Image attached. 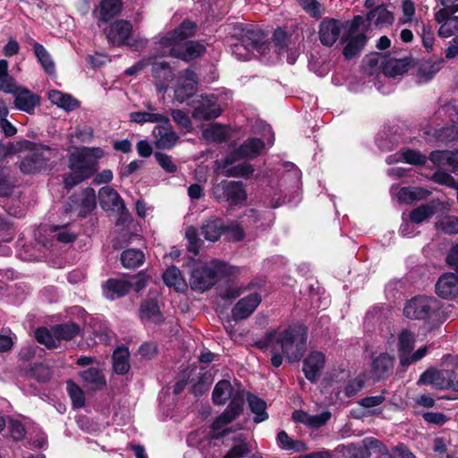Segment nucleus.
<instances>
[{"mask_svg":"<svg viewBox=\"0 0 458 458\" xmlns=\"http://www.w3.org/2000/svg\"><path fill=\"white\" fill-rule=\"evenodd\" d=\"M307 342V330L301 325H292L267 333L256 345L271 355L275 368L282 365L284 358L289 362H297L302 357Z\"/></svg>","mask_w":458,"mask_h":458,"instance_id":"1","label":"nucleus"},{"mask_svg":"<svg viewBox=\"0 0 458 458\" xmlns=\"http://www.w3.org/2000/svg\"><path fill=\"white\" fill-rule=\"evenodd\" d=\"M195 24L183 21L174 31L167 33L157 43V49L161 55H171L189 62L203 55L206 48L198 41L184 42L195 31Z\"/></svg>","mask_w":458,"mask_h":458,"instance_id":"2","label":"nucleus"},{"mask_svg":"<svg viewBox=\"0 0 458 458\" xmlns=\"http://www.w3.org/2000/svg\"><path fill=\"white\" fill-rule=\"evenodd\" d=\"M103 157V149L95 147H83L72 152L68 160L72 173L64 177L65 187L71 189L91 177L97 171L98 161Z\"/></svg>","mask_w":458,"mask_h":458,"instance_id":"3","label":"nucleus"},{"mask_svg":"<svg viewBox=\"0 0 458 458\" xmlns=\"http://www.w3.org/2000/svg\"><path fill=\"white\" fill-rule=\"evenodd\" d=\"M240 274L238 267L214 259L192 270L190 284L193 290L204 292L211 288L219 279H233Z\"/></svg>","mask_w":458,"mask_h":458,"instance_id":"4","label":"nucleus"},{"mask_svg":"<svg viewBox=\"0 0 458 458\" xmlns=\"http://www.w3.org/2000/svg\"><path fill=\"white\" fill-rule=\"evenodd\" d=\"M268 48L265 34L258 29H244L238 41L232 45V54L240 61L261 56Z\"/></svg>","mask_w":458,"mask_h":458,"instance_id":"5","label":"nucleus"},{"mask_svg":"<svg viewBox=\"0 0 458 458\" xmlns=\"http://www.w3.org/2000/svg\"><path fill=\"white\" fill-rule=\"evenodd\" d=\"M23 146L31 151V154L26 157L20 165L21 171L27 174H33L46 169L48 161L57 155L56 149L31 141H25Z\"/></svg>","mask_w":458,"mask_h":458,"instance_id":"6","label":"nucleus"},{"mask_svg":"<svg viewBox=\"0 0 458 458\" xmlns=\"http://www.w3.org/2000/svg\"><path fill=\"white\" fill-rule=\"evenodd\" d=\"M418 384L430 386L437 390L458 392V377L453 369H428L420 375Z\"/></svg>","mask_w":458,"mask_h":458,"instance_id":"7","label":"nucleus"},{"mask_svg":"<svg viewBox=\"0 0 458 458\" xmlns=\"http://www.w3.org/2000/svg\"><path fill=\"white\" fill-rule=\"evenodd\" d=\"M403 314L410 319L435 320L438 317V301L435 298L415 297L405 304Z\"/></svg>","mask_w":458,"mask_h":458,"instance_id":"8","label":"nucleus"},{"mask_svg":"<svg viewBox=\"0 0 458 458\" xmlns=\"http://www.w3.org/2000/svg\"><path fill=\"white\" fill-rule=\"evenodd\" d=\"M212 194L216 200L227 202L231 207L241 205L247 199L242 182L234 181L223 180L215 184Z\"/></svg>","mask_w":458,"mask_h":458,"instance_id":"9","label":"nucleus"},{"mask_svg":"<svg viewBox=\"0 0 458 458\" xmlns=\"http://www.w3.org/2000/svg\"><path fill=\"white\" fill-rule=\"evenodd\" d=\"M373 454L390 457L386 445L374 437H366L360 443L344 447V454L349 458H369Z\"/></svg>","mask_w":458,"mask_h":458,"instance_id":"10","label":"nucleus"},{"mask_svg":"<svg viewBox=\"0 0 458 458\" xmlns=\"http://www.w3.org/2000/svg\"><path fill=\"white\" fill-rule=\"evenodd\" d=\"M244 397V390L238 385L233 386L232 383L226 379L218 381L212 393L213 402L217 405H224L229 400H231L229 405H232L234 402L238 401L239 411L242 410Z\"/></svg>","mask_w":458,"mask_h":458,"instance_id":"11","label":"nucleus"},{"mask_svg":"<svg viewBox=\"0 0 458 458\" xmlns=\"http://www.w3.org/2000/svg\"><path fill=\"white\" fill-rule=\"evenodd\" d=\"M222 114V108L215 95H202L199 99L194 101L192 117L198 121H208L218 117Z\"/></svg>","mask_w":458,"mask_h":458,"instance_id":"12","label":"nucleus"},{"mask_svg":"<svg viewBox=\"0 0 458 458\" xmlns=\"http://www.w3.org/2000/svg\"><path fill=\"white\" fill-rule=\"evenodd\" d=\"M360 21H361L360 16L355 17L353 23L348 30V32L345 33L342 38L343 42L345 44L343 54L347 59H351L357 55L367 42L365 34L357 30V23Z\"/></svg>","mask_w":458,"mask_h":458,"instance_id":"13","label":"nucleus"},{"mask_svg":"<svg viewBox=\"0 0 458 458\" xmlns=\"http://www.w3.org/2000/svg\"><path fill=\"white\" fill-rule=\"evenodd\" d=\"M197 84L196 73L191 70H185L179 76L178 83L174 89V99L179 103L186 101L195 94Z\"/></svg>","mask_w":458,"mask_h":458,"instance_id":"14","label":"nucleus"},{"mask_svg":"<svg viewBox=\"0 0 458 458\" xmlns=\"http://www.w3.org/2000/svg\"><path fill=\"white\" fill-rule=\"evenodd\" d=\"M98 199L104 210H109L125 215V206L118 192L109 186L102 187L98 191Z\"/></svg>","mask_w":458,"mask_h":458,"instance_id":"15","label":"nucleus"},{"mask_svg":"<svg viewBox=\"0 0 458 458\" xmlns=\"http://www.w3.org/2000/svg\"><path fill=\"white\" fill-rule=\"evenodd\" d=\"M264 148V142L259 139H250L239 147L233 154L225 160V165L233 164L240 158H254L260 154Z\"/></svg>","mask_w":458,"mask_h":458,"instance_id":"16","label":"nucleus"},{"mask_svg":"<svg viewBox=\"0 0 458 458\" xmlns=\"http://www.w3.org/2000/svg\"><path fill=\"white\" fill-rule=\"evenodd\" d=\"M342 22L332 18L324 19L319 25L318 37L322 45L332 47L339 38Z\"/></svg>","mask_w":458,"mask_h":458,"instance_id":"17","label":"nucleus"},{"mask_svg":"<svg viewBox=\"0 0 458 458\" xmlns=\"http://www.w3.org/2000/svg\"><path fill=\"white\" fill-rule=\"evenodd\" d=\"M161 123L162 124L156 126L153 130L155 145L158 148L168 149L175 145L178 140V136L173 131L172 126L166 117L165 120Z\"/></svg>","mask_w":458,"mask_h":458,"instance_id":"18","label":"nucleus"},{"mask_svg":"<svg viewBox=\"0 0 458 458\" xmlns=\"http://www.w3.org/2000/svg\"><path fill=\"white\" fill-rule=\"evenodd\" d=\"M71 210H75L81 216L89 214L96 207V193L91 188H87L81 194L72 198Z\"/></svg>","mask_w":458,"mask_h":458,"instance_id":"19","label":"nucleus"},{"mask_svg":"<svg viewBox=\"0 0 458 458\" xmlns=\"http://www.w3.org/2000/svg\"><path fill=\"white\" fill-rule=\"evenodd\" d=\"M261 301V296L257 293H250L241 299L233 308L232 316L234 320H242L250 317L258 308Z\"/></svg>","mask_w":458,"mask_h":458,"instance_id":"20","label":"nucleus"},{"mask_svg":"<svg viewBox=\"0 0 458 458\" xmlns=\"http://www.w3.org/2000/svg\"><path fill=\"white\" fill-rule=\"evenodd\" d=\"M326 362L325 355L320 352H310L303 361L302 370L307 379L317 381Z\"/></svg>","mask_w":458,"mask_h":458,"instance_id":"21","label":"nucleus"},{"mask_svg":"<svg viewBox=\"0 0 458 458\" xmlns=\"http://www.w3.org/2000/svg\"><path fill=\"white\" fill-rule=\"evenodd\" d=\"M234 402L232 405H228L225 411L212 423L211 431L212 437L218 438L226 432V426L232 422L241 411H239V403Z\"/></svg>","mask_w":458,"mask_h":458,"instance_id":"22","label":"nucleus"},{"mask_svg":"<svg viewBox=\"0 0 458 458\" xmlns=\"http://www.w3.org/2000/svg\"><path fill=\"white\" fill-rule=\"evenodd\" d=\"M455 12L440 9L435 15L437 22L440 25L438 34L442 38H449L458 32V16Z\"/></svg>","mask_w":458,"mask_h":458,"instance_id":"23","label":"nucleus"},{"mask_svg":"<svg viewBox=\"0 0 458 458\" xmlns=\"http://www.w3.org/2000/svg\"><path fill=\"white\" fill-rule=\"evenodd\" d=\"M391 193L398 202L403 204H411L415 200L426 199L430 192L420 187H403L393 186Z\"/></svg>","mask_w":458,"mask_h":458,"instance_id":"24","label":"nucleus"},{"mask_svg":"<svg viewBox=\"0 0 458 458\" xmlns=\"http://www.w3.org/2000/svg\"><path fill=\"white\" fill-rule=\"evenodd\" d=\"M436 293L443 299H453L458 295V276L454 273L442 275L436 284Z\"/></svg>","mask_w":458,"mask_h":458,"instance_id":"25","label":"nucleus"},{"mask_svg":"<svg viewBox=\"0 0 458 458\" xmlns=\"http://www.w3.org/2000/svg\"><path fill=\"white\" fill-rule=\"evenodd\" d=\"M131 24L123 20H120L113 23L107 33L108 40L115 46H123L129 44L128 39L131 33Z\"/></svg>","mask_w":458,"mask_h":458,"instance_id":"26","label":"nucleus"},{"mask_svg":"<svg viewBox=\"0 0 458 458\" xmlns=\"http://www.w3.org/2000/svg\"><path fill=\"white\" fill-rule=\"evenodd\" d=\"M13 94L15 106L28 114H32L40 103V98L27 89L18 87Z\"/></svg>","mask_w":458,"mask_h":458,"instance_id":"27","label":"nucleus"},{"mask_svg":"<svg viewBox=\"0 0 458 458\" xmlns=\"http://www.w3.org/2000/svg\"><path fill=\"white\" fill-rule=\"evenodd\" d=\"M458 149L455 151L436 150L429 155V160L437 167L447 168L451 172L458 171Z\"/></svg>","mask_w":458,"mask_h":458,"instance_id":"28","label":"nucleus"},{"mask_svg":"<svg viewBox=\"0 0 458 458\" xmlns=\"http://www.w3.org/2000/svg\"><path fill=\"white\" fill-rule=\"evenodd\" d=\"M329 411H322L317 415H310L308 412L296 410L293 412L292 418L294 421L301 423L310 428H320L325 425L331 418Z\"/></svg>","mask_w":458,"mask_h":458,"instance_id":"29","label":"nucleus"},{"mask_svg":"<svg viewBox=\"0 0 458 458\" xmlns=\"http://www.w3.org/2000/svg\"><path fill=\"white\" fill-rule=\"evenodd\" d=\"M132 284L124 279H109L103 285V293L109 300H115L125 295Z\"/></svg>","mask_w":458,"mask_h":458,"instance_id":"30","label":"nucleus"},{"mask_svg":"<svg viewBox=\"0 0 458 458\" xmlns=\"http://www.w3.org/2000/svg\"><path fill=\"white\" fill-rule=\"evenodd\" d=\"M152 73L153 76L158 80L156 83L157 91H165L167 89V83L174 78L172 68L165 62H154L152 64Z\"/></svg>","mask_w":458,"mask_h":458,"instance_id":"31","label":"nucleus"},{"mask_svg":"<svg viewBox=\"0 0 458 458\" xmlns=\"http://www.w3.org/2000/svg\"><path fill=\"white\" fill-rule=\"evenodd\" d=\"M48 99L58 107L70 112L79 107L80 102L68 93H64L57 89L48 91Z\"/></svg>","mask_w":458,"mask_h":458,"instance_id":"32","label":"nucleus"},{"mask_svg":"<svg viewBox=\"0 0 458 458\" xmlns=\"http://www.w3.org/2000/svg\"><path fill=\"white\" fill-rule=\"evenodd\" d=\"M415 344L414 335L407 330L403 329L401 331L398 336V354L400 363L403 366L404 362L408 361V357L411 353Z\"/></svg>","mask_w":458,"mask_h":458,"instance_id":"33","label":"nucleus"},{"mask_svg":"<svg viewBox=\"0 0 458 458\" xmlns=\"http://www.w3.org/2000/svg\"><path fill=\"white\" fill-rule=\"evenodd\" d=\"M140 318L146 323L158 324L162 321V314L156 301H145L140 308Z\"/></svg>","mask_w":458,"mask_h":458,"instance_id":"34","label":"nucleus"},{"mask_svg":"<svg viewBox=\"0 0 458 458\" xmlns=\"http://www.w3.org/2000/svg\"><path fill=\"white\" fill-rule=\"evenodd\" d=\"M225 232V225L219 218H210L201 226V234L209 242H216L223 233Z\"/></svg>","mask_w":458,"mask_h":458,"instance_id":"35","label":"nucleus"},{"mask_svg":"<svg viewBox=\"0 0 458 458\" xmlns=\"http://www.w3.org/2000/svg\"><path fill=\"white\" fill-rule=\"evenodd\" d=\"M394 366V358L388 354L381 353L376 357L372 363V372L377 379L388 375Z\"/></svg>","mask_w":458,"mask_h":458,"instance_id":"36","label":"nucleus"},{"mask_svg":"<svg viewBox=\"0 0 458 458\" xmlns=\"http://www.w3.org/2000/svg\"><path fill=\"white\" fill-rule=\"evenodd\" d=\"M163 280L168 287H173L177 292H183L187 288L186 281L176 267H168L163 274Z\"/></svg>","mask_w":458,"mask_h":458,"instance_id":"37","label":"nucleus"},{"mask_svg":"<svg viewBox=\"0 0 458 458\" xmlns=\"http://www.w3.org/2000/svg\"><path fill=\"white\" fill-rule=\"evenodd\" d=\"M202 135L207 140L223 142L229 139L230 129L219 123H211L203 130Z\"/></svg>","mask_w":458,"mask_h":458,"instance_id":"38","label":"nucleus"},{"mask_svg":"<svg viewBox=\"0 0 458 458\" xmlns=\"http://www.w3.org/2000/svg\"><path fill=\"white\" fill-rule=\"evenodd\" d=\"M367 20L377 26L390 25L394 16L385 6L379 5L368 13Z\"/></svg>","mask_w":458,"mask_h":458,"instance_id":"39","label":"nucleus"},{"mask_svg":"<svg viewBox=\"0 0 458 458\" xmlns=\"http://www.w3.org/2000/svg\"><path fill=\"white\" fill-rule=\"evenodd\" d=\"M129 351L126 347H118L113 354V368L117 374L123 375L130 369Z\"/></svg>","mask_w":458,"mask_h":458,"instance_id":"40","label":"nucleus"},{"mask_svg":"<svg viewBox=\"0 0 458 458\" xmlns=\"http://www.w3.org/2000/svg\"><path fill=\"white\" fill-rule=\"evenodd\" d=\"M249 406L253 413H255L254 421L259 423L265 421L268 415L266 411L267 403L258 396L249 394L247 396Z\"/></svg>","mask_w":458,"mask_h":458,"instance_id":"41","label":"nucleus"},{"mask_svg":"<svg viewBox=\"0 0 458 458\" xmlns=\"http://www.w3.org/2000/svg\"><path fill=\"white\" fill-rule=\"evenodd\" d=\"M33 48L38 61L40 63L41 66L44 68L46 72L50 75L54 74L55 64L47 50L44 47L43 45L35 41L33 42Z\"/></svg>","mask_w":458,"mask_h":458,"instance_id":"42","label":"nucleus"},{"mask_svg":"<svg viewBox=\"0 0 458 458\" xmlns=\"http://www.w3.org/2000/svg\"><path fill=\"white\" fill-rule=\"evenodd\" d=\"M122 9L120 0H102L99 7L100 18L104 21H108L117 15Z\"/></svg>","mask_w":458,"mask_h":458,"instance_id":"43","label":"nucleus"},{"mask_svg":"<svg viewBox=\"0 0 458 458\" xmlns=\"http://www.w3.org/2000/svg\"><path fill=\"white\" fill-rule=\"evenodd\" d=\"M144 261V254L136 249L124 250L121 255V262L126 268H136Z\"/></svg>","mask_w":458,"mask_h":458,"instance_id":"44","label":"nucleus"},{"mask_svg":"<svg viewBox=\"0 0 458 458\" xmlns=\"http://www.w3.org/2000/svg\"><path fill=\"white\" fill-rule=\"evenodd\" d=\"M81 377L92 389H98L106 384V379L101 370L97 368H89L83 370L81 372Z\"/></svg>","mask_w":458,"mask_h":458,"instance_id":"45","label":"nucleus"},{"mask_svg":"<svg viewBox=\"0 0 458 458\" xmlns=\"http://www.w3.org/2000/svg\"><path fill=\"white\" fill-rule=\"evenodd\" d=\"M427 157L420 152L413 149H404L401 153L399 159H392V157H387L386 162L391 164L395 161L403 160V162L414 165H424L427 161Z\"/></svg>","mask_w":458,"mask_h":458,"instance_id":"46","label":"nucleus"},{"mask_svg":"<svg viewBox=\"0 0 458 458\" xmlns=\"http://www.w3.org/2000/svg\"><path fill=\"white\" fill-rule=\"evenodd\" d=\"M80 332V327L74 323H65L54 327V335L60 343L62 340H71Z\"/></svg>","mask_w":458,"mask_h":458,"instance_id":"47","label":"nucleus"},{"mask_svg":"<svg viewBox=\"0 0 458 458\" xmlns=\"http://www.w3.org/2000/svg\"><path fill=\"white\" fill-rule=\"evenodd\" d=\"M36 338L39 344H44L48 349H55L59 346V342L54 335V327L51 331L46 327L38 328L36 331Z\"/></svg>","mask_w":458,"mask_h":458,"instance_id":"48","label":"nucleus"},{"mask_svg":"<svg viewBox=\"0 0 458 458\" xmlns=\"http://www.w3.org/2000/svg\"><path fill=\"white\" fill-rule=\"evenodd\" d=\"M440 70L438 63H425L418 71L417 79L420 83L429 81Z\"/></svg>","mask_w":458,"mask_h":458,"instance_id":"49","label":"nucleus"},{"mask_svg":"<svg viewBox=\"0 0 458 458\" xmlns=\"http://www.w3.org/2000/svg\"><path fill=\"white\" fill-rule=\"evenodd\" d=\"M130 118L132 122L137 123H160L165 120V115L151 112H133L130 114Z\"/></svg>","mask_w":458,"mask_h":458,"instance_id":"50","label":"nucleus"},{"mask_svg":"<svg viewBox=\"0 0 458 458\" xmlns=\"http://www.w3.org/2000/svg\"><path fill=\"white\" fill-rule=\"evenodd\" d=\"M67 392L72 399L75 408H81L85 404V396L83 391L79 386L72 381L67 382Z\"/></svg>","mask_w":458,"mask_h":458,"instance_id":"51","label":"nucleus"},{"mask_svg":"<svg viewBox=\"0 0 458 458\" xmlns=\"http://www.w3.org/2000/svg\"><path fill=\"white\" fill-rule=\"evenodd\" d=\"M49 233L52 238L56 239L60 242L69 243L75 240V234L70 232L66 226H51Z\"/></svg>","mask_w":458,"mask_h":458,"instance_id":"52","label":"nucleus"},{"mask_svg":"<svg viewBox=\"0 0 458 458\" xmlns=\"http://www.w3.org/2000/svg\"><path fill=\"white\" fill-rule=\"evenodd\" d=\"M407 71V64L403 60H393L388 62L384 67L385 75L395 78L403 74Z\"/></svg>","mask_w":458,"mask_h":458,"instance_id":"53","label":"nucleus"},{"mask_svg":"<svg viewBox=\"0 0 458 458\" xmlns=\"http://www.w3.org/2000/svg\"><path fill=\"white\" fill-rule=\"evenodd\" d=\"M437 228L445 233L456 234L458 233V217L454 216H445L437 222Z\"/></svg>","mask_w":458,"mask_h":458,"instance_id":"54","label":"nucleus"},{"mask_svg":"<svg viewBox=\"0 0 458 458\" xmlns=\"http://www.w3.org/2000/svg\"><path fill=\"white\" fill-rule=\"evenodd\" d=\"M254 173V168L250 164L242 163L229 168L226 171L227 175L233 177L250 178Z\"/></svg>","mask_w":458,"mask_h":458,"instance_id":"55","label":"nucleus"},{"mask_svg":"<svg viewBox=\"0 0 458 458\" xmlns=\"http://www.w3.org/2000/svg\"><path fill=\"white\" fill-rule=\"evenodd\" d=\"M433 215V208L428 205H422L413 209L410 214L412 223L420 224Z\"/></svg>","mask_w":458,"mask_h":458,"instance_id":"56","label":"nucleus"},{"mask_svg":"<svg viewBox=\"0 0 458 458\" xmlns=\"http://www.w3.org/2000/svg\"><path fill=\"white\" fill-rule=\"evenodd\" d=\"M303 10L313 18H320L323 14L321 4L317 0H299Z\"/></svg>","mask_w":458,"mask_h":458,"instance_id":"57","label":"nucleus"},{"mask_svg":"<svg viewBox=\"0 0 458 458\" xmlns=\"http://www.w3.org/2000/svg\"><path fill=\"white\" fill-rule=\"evenodd\" d=\"M185 236L189 242V250L196 255L201 246V241L198 237V230L194 226L186 229Z\"/></svg>","mask_w":458,"mask_h":458,"instance_id":"58","label":"nucleus"},{"mask_svg":"<svg viewBox=\"0 0 458 458\" xmlns=\"http://www.w3.org/2000/svg\"><path fill=\"white\" fill-rule=\"evenodd\" d=\"M172 117L176 124L182 130L190 131L192 128L190 117L182 110L176 109L172 112Z\"/></svg>","mask_w":458,"mask_h":458,"instance_id":"59","label":"nucleus"},{"mask_svg":"<svg viewBox=\"0 0 458 458\" xmlns=\"http://www.w3.org/2000/svg\"><path fill=\"white\" fill-rule=\"evenodd\" d=\"M155 158L158 165L166 172V173H174L177 170L176 165L173 162V159L170 156L157 152L155 154Z\"/></svg>","mask_w":458,"mask_h":458,"instance_id":"60","label":"nucleus"},{"mask_svg":"<svg viewBox=\"0 0 458 458\" xmlns=\"http://www.w3.org/2000/svg\"><path fill=\"white\" fill-rule=\"evenodd\" d=\"M432 180L442 185H445L450 188L458 187V182L449 174L442 171H437L432 176Z\"/></svg>","mask_w":458,"mask_h":458,"instance_id":"61","label":"nucleus"},{"mask_svg":"<svg viewBox=\"0 0 458 458\" xmlns=\"http://www.w3.org/2000/svg\"><path fill=\"white\" fill-rule=\"evenodd\" d=\"M250 452V448L246 442L235 444L225 455V458H242Z\"/></svg>","mask_w":458,"mask_h":458,"instance_id":"62","label":"nucleus"},{"mask_svg":"<svg viewBox=\"0 0 458 458\" xmlns=\"http://www.w3.org/2000/svg\"><path fill=\"white\" fill-rule=\"evenodd\" d=\"M287 46V37L282 30H276L274 34V47L275 51L277 52L278 55H281L285 52Z\"/></svg>","mask_w":458,"mask_h":458,"instance_id":"63","label":"nucleus"},{"mask_svg":"<svg viewBox=\"0 0 458 458\" xmlns=\"http://www.w3.org/2000/svg\"><path fill=\"white\" fill-rule=\"evenodd\" d=\"M225 232L228 233L229 237L235 242L242 241L245 235L242 227L236 222H232L225 226Z\"/></svg>","mask_w":458,"mask_h":458,"instance_id":"64","label":"nucleus"}]
</instances>
